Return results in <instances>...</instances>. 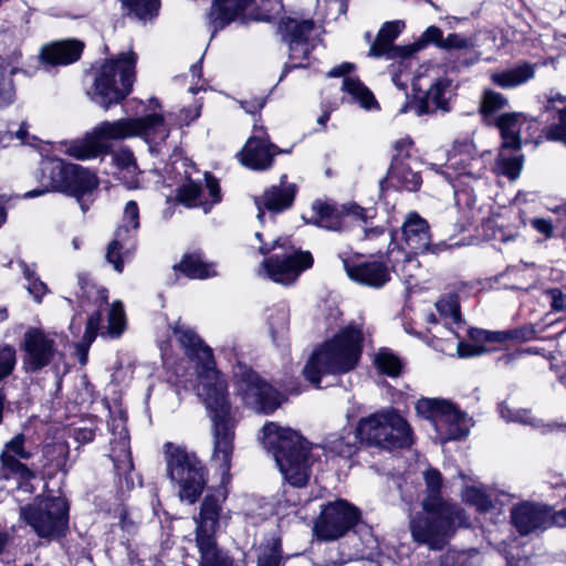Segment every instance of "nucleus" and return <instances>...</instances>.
<instances>
[{"label":"nucleus","mask_w":566,"mask_h":566,"mask_svg":"<svg viewBox=\"0 0 566 566\" xmlns=\"http://www.w3.org/2000/svg\"><path fill=\"white\" fill-rule=\"evenodd\" d=\"M169 133L164 116L157 113L142 117H125L113 122L104 120L86 133L84 137L65 142L63 151L77 160H88L109 154V140L138 137L153 148L165 142Z\"/></svg>","instance_id":"nucleus-1"},{"label":"nucleus","mask_w":566,"mask_h":566,"mask_svg":"<svg viewBox=\"0 0 566 566\" xmlns=\"http://www.w3.org/2000/svg\"><path fill=\"white\" fill-rule=\"evenodd\" d=\"M424 480L429 491L422 503L424 512L410 520V532L415 542L426 544L431 549H441L454 528L468 526L469 521L458 504L439 496L442 476L438 470H427Z\"/></svg>","instance_id":"nucleus-2"},{"label":"nucleus","mask_w":566,"mask_h":566,"mask_svg":"<svg viewBox=\"0 0 566 566\" xmlns=\"http://www.w3.org/2000/svg\"><path fill=\"white\" fill-rule=\"evenodd\" d=\"M361 342L360 327L349 324L313 352L303 368L304 377L315 387H319L323 375L350 371L360 358Z\"/></svg>","instance_id":"nucleus-3"},{"label":"nucleus","mask_w":566,"mask_h":566,"mask_svg":"<svg viewBox=\"0 0 566 566\" xmlns=\"http://www.w3.org/2000/svg\"><path fill=\"white\" fill-rule=\"evenodd\" d=\"M262 432V443L284 479L293 486H304L310 479L313 457L308 443L296 431L274 422L264 424Z\"/></svg>","instance_id":"nucleus-4"},{"label":"nucleus","mask_w":566,"mask_h":566,"mask_svg":"<svg viewBox=\"0 0 566 566\" xmlns=\"http://www.w3.org/2000/svg\"><path fill=\"white\" fill-rule=\"evenodd\" d=\"M42 187L28 191L25 198H34L49 191H60L76 198L85 212L92 202L91 193L98 179L90 169L60 158H46L41 163Z\"/></svg>","instance_id":"nucleus-5"},{"label":"nucleus","mask_w":566,"mask_h":566,"mask_svg":"<svg viewBox=\"0 0 566 566\" xmlns=\"http://www.w3.org/2000/svg\"><path fill=\"white\" fill-rule=\"evenodd\" d=\"M361 443L392 451L413 443L412 429L394 408H385L361 418L356 427Z\"/></svg>","instance_id":"nucleus-6"},{"label":"nucleus","mask_w":566,"mask_h":566,"mask_svg":"<svg viewBox=\"0 0 566 566\" xmlns=\"http://www.w3.org/2000/svg\"><path fill=\"white\" fill-rule=\"evenodd\" d=\"M167 472L179 486V497L193 504L207 484V471L195 453L185 446L166 442L164 444Z\"/></svg>","instance_id":"nucleus-7"},{"label":"nucleus","mask_w":566,"mask_h":566,"mask_svg":"<svg viewBox=\"0 0 566 566\" xmlns=\"http://www.w3.org/2000/svg\"><path fill=\"white\" fill-rule=\"evenodd\" d=\"M136 62L137 55L128 51L101 66L94 82V99L105 109L122 102L130 93Z\"/></svg>","instance_id":"nucleus-8"},{"label":"nucleus","mask_w":566,"mask_h":566,"mask_svg":"<svg viewBox=\"0 0 566 566\" xmlns=\"http://www.w3.org/2000/svg\"><path fill=\"white\" fill-rule=\"evenodd\" d=\"M448 165L457 171L452 182L457 206L467 211L469 219L476 218V197L471 189L462 188V179L479 180L483 177L486 169L485 155L476 156L475 146L470 140L457 142L448 158Z\"/></svg>","instance_id":"nucleus-9"},{"label":"nucleus","mask_w":566,"mask_h":566,"mask_svg":"<svg viewBox=\"0 0 566 566\" xmlns=\"http://www.w3.org/2000/svg\"><path fill=\"white\" fill-rule=\"evenodd\" d=\"M227 389L228 387L200 396L205 400L213 426L212 461L219 464L223 474L229 472L231 467L234 438V421Z\"/></svg>","instance_id":"nucleus-10"},{"label":"nucleus","mask_w":566,"mask_h":566,"mask_svg":"<svg viewBox=\"0 0 566 566\" xmlns=\"http://www.w3.org/2000/svg\"><path fill=\"white\" fill-rule=\"evenodd\" d=\"M171 329L186 355L197 364L198 395L226 389L228 386L223 376L216 369L212 349L180 319L171 326Z\"/></svg>","instance_id":"nucleus-11"},{"label":"nucleus","mask_w":566,"mask_h":566,"mask_svg":"<svg viewBox=\"0 0 566 566\" xmlns=\"http://www.w3.org/2000/svg\"><path fill=\"white\" fill-rule=\"evenodd\" d=\"M259 251L261 254L276 251L262 262L258 274L283 285L294 283L298 275L313 264L310 252L298 251L292 245H287L286 239H277L272 244H262Z\"/></svg>","instance_id":"nucleus-12"},{"label":"nucleus","mask_w":566,"mask_h":566,"mask_svg":"<svg viewBox=\"0 0 566 566\" xmlns=\"http://www.w3.org/2000/svg\"><path fill=\"white\" fill-rule=\"evenodd\" d=\"M416 411L431 421L442 444L465 439L473 426L472 418L468 413L444 399L421 398L416 403Z\"/></svg>","instance_id":"nucleus-13"},{"label":"nucleus","mask_w":566,"mask_h":566,"mask_svg":"<svg viewBox=\"0 0 566 566\" xmlns=\"http://www.w3.org/2000/svg\"><path fill=\"white\" fill-rule=\"evenodd\" d=\"M67 504L62 497L36 499L20 509V516L42 538H57L67 527Z\"/></svg>","instance_id":"nucleus-14"},{"label":"nucleus","mask_w":566,"mask_h":566,"mask_svg":"<svg viewBox=\"0 0 566 566\" xmlns=\"http://www.w3.org/2000/svg\"><path fill=\"white\" fill-rule=\"evenodd\" d=\"M235 394L250 409L271 413L281 405L280 394L249 366L239 363L233 369Z\"/></svg>","instance_id":"nucleus-15"},{"label":"nucleus","mask_w":566,"mask_h":566,"mask_svg":"<svg viewBox=\"0 0 566 566\" xmlns=\"http://www.w3.org/2000/svg\"><path fill=\"white\" fill-rule=\"evenodd\" d=\"M359 518L357 507L345 500H336L322 507L313 531L321 541H335L352 530Z\"/></svg>","instance_id":"nucleus-16"},{"label":"nucleus","mask_w":566,"mask_h":566,"mask_svg":"<svg viewBox=\"0 0 566 566\" xmlns=\"http://www.w3.org/2000/svg\"><path fill=\"white\" fill-rule=\"evenodd\" d=\"M138 228L139 208L136 201L130 200L125 205L122 223L106 250V260L113 264L115 271H123V259L134 249Z\"/></svg>","instance_id":"nucleus-17"},{"label":"nucleus","mask_w":566,"mask_h":566,"mask_svg":"<svg viewBox=\"0 0 566 566\" xmlns=\"http://www.w3.org/2000/svg\"><path fill=\"white\" fill-rule=\"evenodd\" d=\"M314 216L311 223L329 231H343L347 228V219H358L366 222L373 218L371 209H364L356 203L336 206L329 202L316 200L312 205Z\"/></svg>","instance_id":"nucleus-18"},{"label":"nucleus","mask_w":566,"mask_h":566,"mask_svg":"<svg viewBox=\"0 0 566 566\" xmlns=\"http://www.w3.org/2000/svg\"><path fill=\"white\" fill-rule=\"evenodd\" d=\"M283 41L289 45L291 67H303V60L307 59L313 44L312 34L315 31L313 20H297L287 18L280 23Z\"/></svg>","instance_id":"nucleus-19"},{"label":"nucleus","mask_w":566,"mask_h":566,"mask_svg":"<svg viewBox=\"0 0 566 566\" xmlns=\"http://www.w3.org/2000/svg\"><path fill=\"white\" fill-rule=\"evenodd\" d=\"M23 365L27 371H39L50 365L57 354L54 338L38 328H30L23 335Z\"/></svg>","instance_id":"nucleus-20"},{"label":"nucleus","mask_w":566,"mask_h":566,"mask_svg":"<svg viewBox=\"0 0 566 566\" xmlns=\"http://www.w3.org/2000/svg\"><path fill=\"white\" fill-rule=\"evenodd\" d=\"M24 441L23 434H17L6 443L1 454L2 475L4 479H19V489L31 491L29 481L34 478V472L20 462V459L27 460L31 457V452L24 449Z\"/></svg>","instance_id":"nucleus-21"},{"label":"nucleus","mask_w":566,"mask_h":566,"mask_svg":"<svg viewBox=\"0 0 566 566\" xmlns=\"http://www.w3.org/2000/svg\"><path fill=\"white\" fill-rule=\"evenodd\" d=\"M205 185L201 181L189 179L178 190V198L188 208L201 207L207 213L211 207L221 201L218 180L209 172L203 175Z\"/></svg>","instance_id":"nucleus-22"},{"label":"nucleus","mask_w":566,"mask_h":566,"mask_svg":"<svg viewBox=\"0 0 566 566\" xmlns=\"http://www.w3.org/2000/svg\"><path fill=\"white\" fill-rule=\"evenodd\" d=\"M283 153L272 144L262 127L254 125V135L251 136L240 153V161L254 170L269 169L276 154Z\"/></svg>","instance_id":"nucleus-23"},{"label":"nucleus","mask_w":566,"mask_h":566,"mask_svg":"<svg viewBox=\"0 0 566 566\" xmlns=\"http://www.w3.org/2000/svg\"><path fill=\"white\" fill-rule=\"evenodd\" d=\"M227 495L224 492L218 494H207L201 503L200 512L196 522V544L200 539H210L216 542L214 532L218 526L222 512V503Z\"/></svg>","instance_id":"nucleus-24"},{"label":"nucleus","mask_w":566,"mask_h":566,"mask_svg":"<svg viewBox=\"0 0 566 566\" xmlns=\"http://www.w3.org/2000/svg\"><path fill=\"white\" fill-rule=\"evenodd\" d=\"M451 81L448 78H438L430 85L428 91L419 96L411 104H406L401 108V113L412 111L417 116L434 113L438 109L449 111V94Z\"/></svg>","instance_id":"nucleus-25"},{"label":"nucleus","mask_w":566,"mask_h":566,"mask_svg":"<svg viewBox=\"0 0 566 566\" xmlns=\"http://www.w3.org/2000/svg\"><path fill=\"white\" fill-rule=\"evenodd\" d=\"M513 525L521 535H528L544 531L552 525V517L547 510L534 503H522L511 512Z\"/></svg>","instance_id":"nucleus-26"},{"label":"nucleus","mask_w":566,"mask_h":566,"mask_svg":"<svg viewBox=\"0 0 566 566\" xmlns=\"http://www.w3.org/2000/svg\"><path fill=\"white\" fill-rule=\"evenodd\" d=\"M402 241L405 248L412 254L424 252H437V248L431 247V235L427 220L416 212H410L401 227Z\"/></svg>","instance_id":"nucleus-27"},{"label":"nucleus","mask_w":566,"mask_h":566,"mask_svg":"<svg viewBox=\"0 0 566 566\" xmlns=\"http://www.w3.org/2000/svg\"><path fill=\"white\" fill-rule=\"evenodd\" d=\"M296 191V185L287 182L286 176H282L279 186H271L261 197L255 198V205L259 210L258 219L260 221L263 220L264 209L273 213H279L291 208Z\"/></svg>","instance_id":"nucleus-28"},{"label":"nucleus","mask_w":566,"mask_h":566,"mask_svg":"<svg viewBox=\"0 0 566 566\" xmlns=\"http://www.w3.org/2000/svg\"><path fill=\"white\" fill-rule=\"evenodd\" d=\"M343 264L350 280L366 286L379 289L390 280V271L381 261L373 260L354 264L343 259Z\"/></svg>","instance_id":"nucleus-29"},{"label":"nucleus","mask_w":566,"mask_h":566,"mask_svg":"<svg viewBox=\"0 0 566 566\" xmlns=\"http://www.w3.org/2000/svg\"><path fill=\"white\" fill-rule=\"evenodd\" d=\"M405 28V23L400 20L386 22L379 30L376 40L369 49V55L374 57L386 56L387 59H394L400 56L403 60L411 55H406L405 49L394 46V41L398 38Z\"/></svg>","instance_id":"nucleus-30"},{"label":"nucleus","mask_w":566,"mask_h":566,"mask_svg":"<svg viewBox=\"0 0 566 566\" xmlns=\"http://www.w3.org/2000/svg\"><path fill=\"white\" fill-rule=\"evenodd\" d=\"M83 48L84 44L77 40L56 41L41 49V59L50 65H67L80 59Z\"/></svg>","instance_id":"nucleus-31"},{"label":"nucleus","mask_w":566,"mask_h":566,"mask_svg":"<svg viewBox=\"0 0 566 566\" xmlns=\"http://www.w3.org/2000/svg\"><path fill=\"white\" fill-rule=\"evenodd\" d=\"M382 185L397 190L416 191L421 185V177L418 171L412 170L407 161L396 158L392 160Z\"/></svg>","instance_id":"nucleus-32"},{"label":"nucleus","mask_w":566,"mask_h":566,"mask_svg":"<svg viewBox=\"0 0 566 566\" xmlns=\"http://www.w3.org/2000/svg\"><path fill=\"white\" fill-rule=\"evenodd\" d=\"M553 114V122L546 129V138L566 143V96L555 93L548 96L544 106Z\"/></svg>","instance_id":"nucleus-33"},{"label":"nucleus","mask_w":566,"mask_h":566,"mask_svg":"<svg viewBox=\"0 0 566 566\" xmlns=\"http://www.w3.org/2000/svg\"><path fill=\"white\" fill-rule=\"evenodd\" d=\"M253 0H214L208 15L213 33L232 22Z\"/></svg>","instance_id":"nucleus-34"},{"label":"nucleus","mask_w":566,"mask_h":566,"mask_svg":"<svg viewBox=\"0 0 566 566\" xmlns=\"http://www.w3.org/2000/svg\"><path fill=\"white\" fill-rule=\"evenodd\" d=\"M526 117L521 113H506L497 118L496 126L502 136V148L518 150L521 148V130L526 125Z\"/></svg>","instance_id":"nucleus-35"},{"label":"nucleus","mask_w":566,"mask_h":566,"mask_svg":"<svg viewBox=\"0 0 566 566\" xmlns=\"http://www.w3.org/2000/svg\"><path fill=\"white\" fill-rule=\"evenodd\" d=\"M537 65L528 62L518 63L515 66L491 73L493 84L502 88H513L534 78Z\"/></svg>","instance_id":"nucleus-36"},{"label":"nucleus","mask_w":566,"mask_h":566,"mask_svg":"<svg viewBox=\"0 0 566 566\" xmlns=\"http://www.w3.org/2000/svg\"><path fill=\"white\" fill-rule=\"evenodd\" d=\"M112 159L118 169V178L123 180L128 189L138 187V166L134 154L127 147H120L112 153Z\"/></svg>","instance_id":"nucleus-37"},{"label":"nucleus","mask_w":566,"mask_h":566,"mask_svg":"<svg viewBox=\"0 0 566 566\" xmlns=\"http://www.w3.org/2000/svg\"><path fill=\"white\" fill-rule=\"evenodd\" d=\"M174 269L181 271L189 279L203 280L217 275L214 264L206 262L200 252L185 254Z\"/></svg>","instance_id":"nucleus-38"},{"label":"nucleus","mask_w":566,"mask_h":566,"mask_svg":"<svg viewBox=\"0 0 566 566\" xmlns=\"http://www.w3.org/2000/svg\"><path fill=\"white\" fill-rule=\"evenodd\" d=\"M497 491L493 489L465 486L461 492L462 501L474 506L479 512H489L500 502Z\"/></svg>","instance_id":"nucleus-39"},{"label":"nucleus","mask_w":566,"mask_h":566,"mask_svg":"<svg viewBox=\"0 0 566 566\" xmlns=\"http://www.w3.org/2000/svg\"><path fill=\"white\" fill-rule=\"evenodd\" d=\"M436 307L444 326L459 337V329L462 327V319L458 295L448 294L441 297L436 303Z\"/></svg>","instance_id":"nucleus-40"},{"label":"nucleus","mask_w":566,"mask_h":566,"mask_svg":"<svg viewBox=\"0 0 566 566\" xmlns=\"http://www.w3.org/2000/svg\"><path fill=\"white\" fill-rule=\"evenodd\" d=\"M357 439H359L357 433L354 434L349 429H344L342 432L328 434L324 449L328 453L350 458L357 451Z\"/></svg>","instance_id":"nucleus-41"},{"label":"nucleus","mask_w":566,"mask_h":566,"mask_svg":"<svg viewBox=\"0 0 566 566\" xmlns=\"http://www.w3.org/2000/svg\"><path fill=\"white\" fill-rule=\"evenodd\" d=\"M343 91L347 93L353 102L358 103L365 109L377 106L373 93L356 77L346 76L343 80Z\"/></svg>","instance_id":"nucleus-42"},{"label":"nucleus","mask_w":566,"mask_h":566,"mask_svg":"<svg viewBox=\"0 0 566 566\" xmlns=\"http://www.w3.org/2000/svg\"><path fill=\"white\" fill-rule=\"evenodd\" d=\"M111 452L115 469L119 473H126L133 469L129 441L125 430L119 433L118 441L112 443Z\"/></svg>","instance_id":"nucleus-43"},{"label":"nucleus","mask_w":566,"mask_h":566,"mask_svg":"<svg viewBox=\"0 0 566 566\" xmlns=\"http://www.w3.org/2000/svg\"><path fill=\"white\" fill-rule=\"evenodd\" d=\"M507 149L502 148L500 151L494 171L497 175H503L510 180H516L522 171L524 158L522 155H507Z\"/></svg>","instance_id":"nucleus-44"},{"label":"nucleus","mask_w":566,"mask_h":566,"mask_svg":"<svg viewBox=\"0 0 566 566\" xmlns=\"http://www.w3.org/2000/svg\"><path fill=\"white\" fill-rule=\"evenodd\" d=\"M469 337L474 344H470L464 340L458 343V354L460 357H474L480 356L488 352L482 343H488V331L471 328L469 331Z\"/></svg>","instance_id":"nucleus-45"},{"label":"nucleus","mask_w":566,"mask_h":566,"mask_svg":"<svg viewBox=\"0 0 566 566\" xmlns=\"http://www.w3.org/2000/svg\"><path fill=\"white\" fill-rule=\"evenodd\" d=\"M258 566H281L282 551L281 541L272 537L258 548Z\"/></svg>","instance_id":"nucleus-46"},{"label":"nucleus","mask_w":566,"mask_h":566,"mask_svg":"<svg viewBox=\"0 0 566 566\" xmlns=\"http://www.w3.org/2000/svg\"><path fill=\"white\" fill-rule=\"evenodd\" d=\"M499 412L506 422H517L533 428L542 427V421L532 417L531 412L526 409L513 410L505 402H501L499 405Z\"/></svg>","instance_id":"nucleus-47"},{"label":"nucleus","mask_w":566,"mask_h":566,"mask_svg":"<svg viewBox=\"0 0 566 566\" xmlns=\"http://www.w3.org/2000/svg\"><path fill=\"white\" fill-rule=\"evenodd\" d=\"M78 285L81 289V297L95 303L98 307L107 303L108 292L106 289L93 284L87 275H78Z\"/></svg>","instance_id":"nucleus-48"},{"label":"nucleus","mask_w":566,"mask_h":566,"mask_svg":"<svg viewBox=\"0 0 566 566\" xmlns=\"http://www.w3.org/2000/svg\"><path fill=\"white\" fill-rule=\"evenodd\" d=\"M139 20L146 21L155 17L159 9V0H120Z\"/></svg>","instance_id":"nucleus-49"},{"label":"nucleus","mask_w":566,"mask_h":566,"mask_svg":"<svg viewBox=\"0 0 566 566\" xmlns=\"http://www.w3.org/2000/svg\"><path fill=\"white\" fill-rule=\"evenodd\" d=\"M374 363L379 371L390 377L398 376L401 369V363L399 358L386 349H381L376 354Z\"/></svg>","instance_id":"nucleus-50"},{"label":"nucleus","mask_w":566,"mask_h":566,"mask_svg":"<svg viewBox=\"0 0 566 566\" xmlns=\"http://www.w3.org/2000/svg\"><path fill=\"white\" fill-rule=\"evenodd\" d=\"M441 42H443L442 31L438 27L431 25L426 29L417 42L402 50L406 51V55H412L423 49L428 43H434L441 49Z\"/></svg>","instance_id":"nucleus-51"},{"label":"nucleus","mask_w":566,"mask_h":566,"mask_svg":"<svg viewBox=\"0 0 566 566\" xmlns=\"http://www.w3.org/2000/svg\"><path fill=\"white\" fill-rule=\"evenodd\" d=\"M126 326L125 312L123 304L114 302L108 312V335L113 338L119 337Z\"/></svg>","instance_id":"nucleus-52"},{"label":"nucleus","mask_w":566,"mask_h":566,"mask_svg":"<svg viewBox=\"0 0 566 566\" xmlns=\"http://www.w3.org/2000/svg\"><path fill=\"white\" fill-rule=\"evenodd\" d=\"M12 77L13 74L0 65V108L11 105L15 99V86Z\"/></svg>","instance_id":"nucleus-53"},{"label":"nucleus","mask_w":566,"mask_h":566,"mask_svg":"<svg viewBox=\"0 0 566 566\" xmlns=\"http://www.w3.org/2000/svg\"><path fill=\"white\" fill-rule=\"evenodd\" d=\"M507 105V99L497 92L488 90L484 92L482 104H481V112L484 115H491L499 111H502Z\"/></svg>","instance_id":"nucleus-54"},{"label":"nucleus","mask_w":566,"mask_h":566,"mask_svg":"<svg viewBox=\"0 0 566 566\" xmlns=\"http://www.w3.org/2000/svg\"><path fill=\"white\" fill-rule=\"evenodd\" d=\"M17 364V350L13 346H0V380L10 376Z\"/></svg>","instance_id":"nucleus-55"},{"label":"nucleus","mask_w":566,"mask_h":566,"mask_svg":"<svg viewBox=\"0 0 566 566\" xmlns=\"http://www.w3.org/2000/svg\"><path fill=\"white\" fill-rule=\"evenodd\" d=\"M13 139H18L21 145H33L34 137H30L24 124L15 132V134L0 128V147H7Z\"/></svg>","instance_id":"nucleus-56"},{"label":"nucleus","mask_w":566,"mask_h":566,"mask_svg":"<svg viewBox=\"0 0 566 566\" xmlns=\"http://www.w3.org/2000/svg\"><path fill=\"white\" fill-rule=\"evenodd\" d=\"M22 53L19 51L2 52L0 53V65H3L6 71L15 75L17 73L23 72L21 69Z\"/></svg>","instance_id":"nucleus-57"},{"label":"nucleus","mask_w":566,"mask_h":566,"mask_svg":"<svg viewBox=\"0 0 566 566\" xmlns=\"http://www.w3.org/2000/svg\"><path fill=\"white\" fill-rule=\"evenodd\" d=\"M473 46L472 41L461 34L451 33L443 42H441V49L443 50H468Z\"/></svg>","instance_id":"nucleus-58"},{"label":"nucleus","mask_w":566,"mask_h":566,"mask_svg":"<svg viewBox=\"0 0 566 566\" xmlns=\"http://www.w3.org/2000/svg\"><path fill=\"white\" fill-rule=\"evenodd\" d=\"M289 311L285 305L277 307L275 315H270L269 324L271 333L274 335L276 332H283L289 324Z\"/></svg>","instance_id":"nucleus-59"},{"label":"nucleus","mask_w":566,"mask_h":566,"mask_svg":"<svg viewBox=\"0 0 566 566\" xmlns=\"http://www.w3.org/2000/svg\"><path fill=\"white\" fill-rule=\"evenodd\" d=\"M101 321H102V314H101L99 310L93 312L88 316L87 322H86L85 333L83 335L84 342L86 343L87 346H90L94 342V339L97 335V331H98Z\"/></svg>","instance_id":"nucleus-60"},{"label":"nucleus","mask_w":566,"mask_h":566,"mask_svg":"<svg viewBox=\"0 0 566 566\" xmlns=\"http://www.w3.org/2000/svg\"><path fill=\"white\" fill-rule=\"evenodd\" d=\"M530 224L536 232L543 234L545 240L554 237V224L552 219L535 217L530 220Z\"/></svg>","instance_id":"nucleus-61"},{"label":"nucleus","mask_w":566,"mask_h":566,"mask_svg":"<svg viewBox=\"0 0 566 566\" xmlns=\"http://www.w3.org/2000/svg\"><path fill=\"white\" fill-rule=\"evenodd\" d=\"M546 295L551 298V307L555 312L566 311V294L559 289H549Z\"/></svg>","instance_id":"nucleus-62"},{"label":"nucleus","mask_w":566,"mask_h":566,"mask_svg":"<svg viewBox=\"0 0 566 566\" xmlns=\"http://www.w3.org/2000/svg\"><path fill=\"white\" fill-rule=\"evenodd\" d=\"M27 289L29 294L32 295L38 303H40L43 296L49 292L46 284L39 277L28 283Z\"/></svg>","instance_id":"nucleus-63"},{"label":"nucleus","mask_w":566,"mask_h":566,"mask_svg":"<svg viewBox=\"0 0 566 566\" xmlns=\"http://www.w3.org/2000/svg\"><path fill=\"white\" fill-rule=\"evenodd\" d=\"M394 269L399 271L403 277H406L408 281L415 277L413 270L418 269V262L413 256L407 255L403 260V263L400 268H397V265H394Z\"/></svg>","instance_id":"nucleus-64"}]
</instances>
